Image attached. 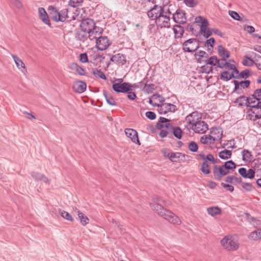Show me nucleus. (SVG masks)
I'll list each match as a JSON object with an SVG mask.
<instances>
[{
	"instance_id": "nucleus-58",
	"label": "nucleus",
	"mask_w": 261,
	"mask_h": 261,
	"mask_svg": "<svg viewBox=\"0 0 261 261\" xmlns=\"http://www.w3.org/2000/svg\"><path fill=\"white\" fill-rule=\"evenodd\" d=\"M240 86L243 89L247 88L249 87L250 85V81L249 80H244L240 82Z\"/></svg>"
},
{
	"instance_id": "nucleus-41",
	"label": "nucleus",
	"mask_w": 261,
	"mask_h": 261,
	"mask_svg": "<svg viewBox=\"0 0 261 261\" xmlns=\"http://www.w3.org/2000/svg\"><path fill=\"white\" fill-rule=\"evenodd\" d=\"M173 131L172 136L173 135L177 139H181L182 136V131L179 127L175 126Z\"/></svg>"
},
{
	"instance_id": "nucleus-21",
	"label": "nucleus",
	"mask_w": 261,
	"mask_h": 261,
	"mask_svg": "<svg viewBox=\"0 0 261 261\" xmlns=\"http://www.w3.org/2000/svg\"><path fill=\"white\" fill-rule=\"evenodd\" d=\"M186 155L181 152H173L170 154V160L172 162H180L185 160Z\"/></svg>"
},
{
	"instance_id": "nucleus-37",
	"label": "nucleus",
	"mask_w": 261,
	"mask_h": 261,
	"mask_svg": "<svg viewBox=\"0 0 261 261\" xmlns=\"http://www.w3.org/2000/svg\"><path fill=\"white\" fill-rule=\"evenodd\" d=\"M12 57L14 59L17 67L19 69H20V68H23L25 70V67L24 63L18 57H17L15 55H12Z\"/></svg>"
},
{
	"instance_id": "nucleus-61",
	"label": "nucleus",
	"mask_w": 261,
	"mask_h": 261,
	"mask_svg": "<svg viewBox=\"0 0 261 261\" xmlns=\"http://www.w3.org/2000/svg\"><path fill=\"white\" fill-rule=\"evenodd\" d=\"M80 60L82 63L88 62V58L87 53H82L80 56Z\"/></svg>"
},
{
	"instance_id": "nucleus-33",
	"label": "nucleus",
	"mask_w": 261,
	"mask_h": 261,
	"mask_svg": "<svg viewBox=\"0 0 261 261\" xmlns=\"http://www.w3.org/2000/svg\"><path fill=\"white\" fill-rule=\"evenodd\" d=\"M208 214L212 216L220 215L221 210L218 206H213L207 208Z\"/></svg>"
},
{
	"instance_id": "nucleus-4",
	"label": "nucleus",
	"mask_w": 261,
	"mask_h": 261,
	"mask_svg": "<svg viewBox=\"0 0 261 261\" xmlns=\"http://www.w3.org/2000/svg\"><path fill=\"white\" fill-rule=\"evenodd\" d=\"M80 28L84 33L101 31V28L96 26L94 20L89 18L82 20L80 23Z\"/></svg>"
},
{
	"instance_id": "nucleus-18",
	"label": "nucleus",
	"mask_w": 261,
	"mask_h": 261,
	"mask_svg": "<svg viewBox=\"0 0 261 261\" xmlns=\"http://www.w3.org/2000/svg\"><path fill=\"white\" fill-rule=\"evenodd\" d=\"M86 87L87 85L86 83L82 81H78L74 83L72 89L75 92L82 93L86 90Z\"/></svg>"
},
{
	"instance_id": "nucleus-11",
	"label": "nucleus",
	"mask_w": 261,
	"mask_h": 261,
	"mask_svg": "<svg viewBox=\"0 0 261 261\" xmlns=\"http://www.w3.org/2000/svg\"><path fill=\"white\" fill-rule=\"evenodd\" d=\"M110 45L109 40L107 37L99 36L97 38L96 47L98 50H104Z\"/></svg>"
},
{
	"instance_id": "nucleus-29",
	"label": "nucleus",
	"mask_w": 261,
	"mask_h": 261,
	"mask_svg": "<svg viewBox=\"0 0 261 261\" xmlns=\"http://www.w3.org/2000/svg\"><path fill=\"white\" fill-rule=\"evenodd\" d=\"M78 218L80 220L81 224L83 226H85L86 224L89 223V218L82 212L80 211H77Z\"/></svg>"
},
{
	"instance_id": "nucleus-40",
	"label": "nucleus",
	"mask_w": 261,
	"mask_h": 261,
	"mask_svg": "<svg viewBox=\"0 0 261 261\" xmlns=\"http://www.w3.org/2000/svg\"><path fill=\"white\" fill-rule=\"evenodd\" d=\"M92 73L96 77H98L102 80H106L107 77L101 69H96L92 71Z\"/></svg>"
},
{
	"instance_id": "nucleus-28",
	"label": "nucleus",
	"mask_w": 261,
	"mask_h": 261,
	"mask_svg": "<svg viewBox=\"0 0 261 261\" xmlns=\"http://www.w3.org/2000/svg\"><path fill=\"white\" fill-rule=\"evenodd\" d=\"M103 94L109 105L113 106L117 105L114 98L110 94H109V92L106 90H103Z\"/></svg>"
},
{
	"instance_id": "nucleus-47",
	"label": "nucleus",
	"mask_w": 261,
	"mask_h": 261,
	"mask_svg": "<svg viewBox=\"0 0 261 261\" xmlns=\"http://www.w3.org/2000/svg\"><path fill=\"white\" fill-rule=\"evenodd\" d=\"M199 34L203 35L205 38H208L212 35V32L209 28H207L200 30Z\"/></svg>"
},
{
	"instance_id": "nucleus-10",
	"label": "nucleus",
	"mask_w": 261,
	"mask_h": 261,
	"mask_svg": "<svg viewBox=\"0 0 261 261\" xmlns=\"http://www.w3.org/2000/svg\"><path fill=\"white\" fill-rule=\"evenodd\" d=\"M110 61L114 62L118 65L122 66L126 63L127 60L125 55L118 53L111 57Z\"/></svg>"
},
{
	"instance_id": "nucleus-64",
	"label": "nucleus",
	"mask_w": 261,
	"mask_h": 261,
	"mask_svg": "<svg viewBox=\"0 0 261 261\" xmlns=\"http://www.w3.org/2000/svg\"><path fill=\"white\" fill-rule=\"evenodd\" d=\"M256 107L255 108H257L256 115H255V117L256 118H258V117L261 116V101H259L258 102H256Z\"/></svg>"
},
{
	"instance_id": "nucleus-57",
	"label": "nucleus",
	"mask_w": 261,
	"mask_h": 261,
	"mask_svg": "<svg viewBox=\"0 0 261 261\" xmlns=\"http://www.w3.org/2000/svg\"><path fill=\"white\" fill-rule=\"evenodd\" d=\"M145 115L150 120H154L156 118V114L152 111H147L145 113Z\"/></svg>"
},
{
	"instance_id": "nucleus-50",
	"label": "nucleus",
	"mask_w": 261,
	"mask_h": 261,
	"mask_svg": "<svg viewBox=\"0 0 261 261\" xmlns=\"http://www.w3.org/2000/svg\"><path fill=\"white\" fill-rule=\"evenodd\" d=\"M246 98V96L244 95H242L236 98L234 101V103H238V106L242 107L244 106V103L243 102V100H245Z\"/></svg>"
},
{
	"instance_id": "nucleus-22",
	"label": "nucleus",
	"mask_w": 261,
	"mask_h": 261,
	"mask_svg": "<svg viewBox=\"0 0 261 261\" xmlns=\"http://www.w3.org/2000/svg\"><path fill=\"white\" fill-rule=\"evenodd\" d=\"M197 61L199 63L204 62V61L208 58V55L207 53L203 50H199L196 52L194 55Z\"/></svg>"
},
{
	"instance_id": "nucleus-60",
	"label": "nucleus",
	"mask_w": 261,
	"mask_h": 261,
	"mask_svg": "<svg viewBox=\"0 0 261 261\" xmlns=\"http://www.w3.org/2000/svg\"><path fill=\"white\" fill-rule=\"evenodd\" d=\"M219 61L218 62L217 65L215 68L218 67L221 69H224L226 66V60H221V59H219Z\"/></svg>"
},
{
	"instance_id": "nucleus-5",
	"label": "nucleus",
	"mask_w": 261,
	"mask_h": 261,
	"mask_svg": "<svg viewBox=\"0 0 261 261\" xmlns=\"http://www.w3.org/2000/svg\"><path fill=\"white\" fill-rule=\"evenodd\" d=\"M182 46L185 53L196 52L200 47V41L197 38H190L183 42Z\"/></svg>"
},
{
	"instance_id": "nucleus-54",
	"label": "nucleus",
	"mask_w": 261,
	"mask_h": 261,
	"mask_svg": "<svg viewBox=\"0 0 261 261\" xmlns=\"http://www.w3.org/2000/svg\"><path fill=\"white\" fill-rule=\"evenodd\" d=\"M222 136V131L221 132L220 136L218 135L217 137H213L211 135H208V140L210 141L209 144H211L213 143L215 141L220 140L221 139Z\"/></svg>"
},
{
	"instance_id": "nucleus-38",
	"label": "nucleus",
	"mask_w": 261,
	"mask_h": 261,
	"mask_svg": "<svg viewBox=\"0 0 261 261\" xmlns=\"http://www.w3.org/2000/svg\"><path fill=\"white\" fill-rule=\"evenodd\" d=\"M200 170L205 175L210 173L211 171L209 169V165L206 161H205L202 163L200 167Z\"/></svg>"
},
{
	"instance_id": "nucleus-24",
	"label": "nucleus",
	"mask_w": 261,
	"mask_h": 261,
	"mask_svg": "<svg viewBox=\"0 0 261 261\" xmlns=\"http://www.w3.org/2000/svg\"><path fill=\"white\" fill-rule=\"evenodd\" d=\"M195 23L201 24L200 25V30L208 28V25H209V23L208 20L202 16H199L196 17L195 19Z\"/></svg>"
},
{
	"instance_id": "nucleus-42",
	"label": "nucleus",
	"mask_w": 261,
	"mask_h": 261,
	"mask_svg": "<svg viewBox=\"0 0 261 261\" xmlns=\"http://www.w3.org/2000/svg\"><path fill=\"white\" fill-rule=\"evenodd\" d=\"M102 33L103 29L101 28V31L86 33L87 34H89V35H88V38H89L91 40H93L94 39H95L97 40V38H98L99 36L101 35Z\"/></svg>"
},
{
	"instance_id": "nucleus-6",
	"label": "nucleus",
	"mask_w": 261,
	"mask_h": 261,
	"mask_svg": "<svg viewBox=\"0 0 261 261\" xmlns=\"http://www.w3.org/2000/svg\"><path fill=\"white\" fill-rule=\"evenodd\" d=\"M221 245L228 250H236L239 244L237 240L232 237H225L221 241Z\"/></svg>"
},
{
	"instance_id": "nucleus-48",
	"label": "nucleus",
	"mask_w": 261,
	"mask_h": 261,
	"mask_svg": "<svg viewBox=\"0 0 261 261\" xmlns=\"http://www.w3.org/2000/svg\"><path fill=\"white\" fill-rule=\"evenodd\" d=\"M242 187L245 191L247 192L251 191L253 189V187L252 184L250 182H243L242 184Z\"/></svg>"
},
{
	"instance_id": "nucleus-59",
	"label": "nucleus",
	"mask_w": 261,
	"mask_h": 261,
	"mask_svg": "<svg viewBox=\"0 0 261 261\" xmlns=\"http://www.w3.org/2000/svg\"><path fill=\"white\" fill-rule=\"evenodd\" d=\"M221 185L222 187L226 189V190L229 192H232L234 191L233 187L229 184H226L224 182H221Z\"/></svg>"
},
{
	"instance_id": "nucleus-49",
	"label": "nucleus",
	"mask_w": 261,
	"mask_h": 261,
	"mask_svg": "<svg viewBox=\"0 0 261 261\" xmlns=\"http://www.w3.org/2000/svg\"><path fill=\"white\" fill-rule=\"evenodd\" d=\"M184 3L189 7L193 8L198 5L196 0H184Z\"/></svg>"
},
{
	"instance_id": "nucleus-20",
	"label": "nucleus",
	"mask_w": 261,
	"mask_h": 261,
	"mask_svg": "<svg viewBox=\"0 0 261 261\" xmlns=\"http://www.w3.org/2000/svg\"><path fill=\"white\" fill-rule=\"evenodd\" d=\"M243 101H245L244 105H245L247 107L250 108V109L248 110V113H252L256 115L257 108H255L257 107L256 104L252 105V103H254V101H252L250 98L246 97L245 100H243Z\"/></svg>"
},
{
	"instance_id": "nucleus-52",
	"label": "nucleus",
	"mask_w": 261,
	"mask_h": 261,
	"mask_svg": "<svg viewBox=\"0 0 261 261\" xmlns=\"http://www.w3.org/2000/svg\"><path fill=\"white\" fill-rule=\"evenodd\" d=\"M229 15L234 19L240 21L242 20V18L240 16L238 13L233 11H229Z\"/></svg>"
},
{
	"instance_id": "nucleus-30",
	"label": "nucleus",
	"mask_w": 261,
	"mask_h": 261,
	"mask_svg": "<svg viewBox=\"0 0 261 261\" xmlns=\"http://www.w3.org/2000/svg\"><path fill=\"white\" fill-rule=\"evenodd\" d=\"M170 121V119L161 117L159 121L156 123V127L159 129L164 128L165 127V124L166 123H169V122Z\"/></svg>"
},
{
	"instance_id": "nucleus-51",
	"label": "nucleus",
	"mask_w": 261,
	"mask_h": 261,
	"mask_svg": "<svg viewBox=\"0 0 261 261\" xmlns=\"http://www.w3.org/2000/svg\"><path fill=\"white\" fill-rule=\"evenodd\" d=\"M61 216L68 221H72L73 220L72 216L68 212L64 211L61 212Z\"/></svg>"
},
{
	"instance_id": "nucleus-55",
	"label": "nucleus",
	"mask_w": 261,
	"mask_h": 261,
	"mask_svg": "<svg viewBox=\"0 0 261 261\" xmlns=\"http://www.w3.org/2000/svg\"><path fill=\"white\" fill-rule=\"evenodd\" d=\"M232 83L234 84V87L233 88L232 92L233 93H237L238 94L240 93V92L238 91V90L240 89V83L239 81L237 80H234L232 82Z\"/></svg>"
},
{
	"instance_id": "nucleus-39",
	"label": "nucleus",
	"mask_w": 261,
	"mask_h": 261,
	"mask_svg": "<svg viewBox=\"0 0 261 261\" xmlns=\"http://www.w3.org/2000/svg\"><path fill=\"white\" fill-rule=\"evenodd\" d=\"M251 70L249 69H246L240 72V73L238 75V79H246L251 75Z\"/></svg>"
},
{
	"instance_id": "nucleus-1",
	"label": "nucleus",
	"mask_w": 261,
	"mask_h": 261,
	"mask_svg": "<svg viewBox=\"0 0 261 261\" xmlns=\"http://www.w3.org/2000/svg\"><path fill=\"white\" fill-rule=\"evenodd\" d=\"M171 14V12L169 9L165 10L164 7L159 5H154L147 12L148 17L152 20H155L157 27L161 29L170 27Z\"/></svg>"
},
{
	"instance_id": "nucleus-34",
	"label": "nucleus",
	"mask_w": 261,
	"mask_h": 261,
	"mask_svg": "<svg viewBox=\"0 0 261 261\" xmlns=\"http://www.w3.org/2000/svg\"><path fill=\"white\" fill-rule=\"evenodd\" d=\"M165 108V113L167 114L168 112L174 113L177 110L176 106L173 104L170 103H165L163 104Z\"/></svg>"
},
{
	"instance_id": "nucleus-56",
	"label": "nucleus",
	"mask_w": 261,
	"mask_h": 261,
	"mask_svg": "<svg viewBox=\"0 0 261 261\" xmlns=\"http://www.w3.org/2000/svg\"><path fill=\"white\" fill-rule=\"evenodd\" d=\"M31 176L36 180H41V176H42V174L38 172H31Z\"/></svg>"
},
{
	"instance_id": "nucleus-15",
	"label": "nucleus",
	"mask_w": 261,
	"mask_h": 261,
	"mask_svg": "<svg viewBox=\"0 0 261 261\" xmlns=\"http://www.w3.org/2000/svg\"><path fill=\"white\" fill-rule=\"evenodd\" d=\"M124 132L126 136L129 138L133 142L139 145H141L138 138V133L136 130L132 128H126Z\"/></svg>"
},
{
	"instance_id": "nucleus-19",
	"label": "nucleus",
	"mask_w": 261,
	"mask_h": 261,
	"mask_svg": "<svg viewBox=\"0 0 261 261\" xmlns=\"http://www.w3.org/2000/svg\"><path fill=\"white\" fill-rule=\"evenodd\" d=\"M141 84H144L142 90L145 91L147 94L152 93L155 90V85L153 84H148V80L147 77L144 78L141 82Z\"/></svg>"
},
{
	"instance_id": "nucleus-12",
	"label": "nucleus",
	"mask_w": 261,
	"mask_h": 261,
	"mask_svg": "<svg viewBox=\"0 0 261 261\" xmlns=\"http://www.w3.org/2000/svg\"><path fill=\"white\" fill-rule=\"evenodd\" d=\"M48 15L51 19L55 22L62 21L59 16V11L56 7L53 6H49L47 8Z\"/></svg>"
},
{
	"instance_id": "nucleus-13",
	"label": "nucleus",
	"mask_w": 261,
	"mask_h": 261,
	"mask_svg": "<svg viewBox=\"0 0 261 261\" xmlns=\"http://www.w3.org/2000/svg\"><path fill=\"white\" fill-rule=\"evenodd\" d=\"M238 172L242 177L250 179H253L255 175V170L251 168L247 170L246 168L242 167L239 169Z\"/></svg>"
},
{
	"instance_id": "nucleus-63",
	"label": "nucleus",
	"mask_w": 261,
	"mask_h": 261,
	"mask_svg": "<svg viewBox=\"0 0 261 261\" xmlns=\"http://www.w3.org/2000/svg\"><path fill=\"white\" fill-rule=\"evenodd\" d=\"M229 74V71H224L222 72L220 74V79L223 81H227V76Z\"/></svg>"
},
{
	"instance_id": "nucleus-2",
	"label": "nucleus",
	"mask_w": 261,
	"mask_h": 261,
	"mask_svg": "<svg viewBox=\"0 0 261 261\" xmlns=\"http://www.w3.org/2000/svg\"><path fill=\"white\" fill-rule=\"evenodd\" d=\"M161 201H163L159 197L153 198V202L150 203V206L152 210L164 219L173 224H180L181 223L180 219L172 212L165 208L162 205Z\"/></svg>"
},
{
	"instance_id": "nucleus-46",
	"label": "nucleus",
	"mask_w": 261,
	"mask_h": 261,
	"mask_svg": "<svg viewBox=\"0 0 261 261\" xmlns=\"http://www.w3.org/2000/svg\"><path fill=\"white\" fill-rule=\"evenodd\" d=\"M254 57L255 58V59L254 60V61H255L254 64L258 70H261V56L254 53Z\"/></svg>"
},
{
	"instance_id": "nucleus-16",
	"label": "nucleus",
	"mask_w": 261,
	"mask_h": 261,
	"mask_svg": "<svg viewBox=\"0 0 261 261\" xmlns=\"http://www.w3.org/2000/svg\"><path fill=\"white\" fill-rule=\"evenodd\" d=\"M173 19L175 22L178 24H184L187 20L185 13L180 9L176 10L175 13L173 15Z\"/></svg>"
},
{
	"instance_id": "nucleus-27",
	"label": "nucleus",
	"mask_w": 261,
	"mask_h": 261,
	"mask_svg": "<svg viewBox=\"0 0 261 261\" xmlns=\"http://www.w3.org/2000/svg\"><path fill=\"white\" fill-rule=\"evenodd\" d=\"M75 38L76 40L84 43L88 39V35L86 33L81 31H77L75 33Z\"/></svg>"
},
{
	"instance_id": "nucleus-44",
	"label": "nucleus",
	"mask_w": 261,
	"mask_h": 261,
	"mask_svg": "<svg viewBox=\"0 0 261 261\" xmlns=\"http://www.w3.org/2000/svg\"><path fill=\"white\" fill-rule=\"evenodd\" d=\"M215 43V39L214 38H211L209 39L206 40L205 42L204 46L208 47V50H211L213 49Z\"/></svg>"
},
{
	"instance_id": "nucleus-36",
	"label": "nucleus",
	"mask_w": 261,
	"mask_h": 261,
	"mask_svg": "<svg viewBox=\"0 0 261 261\" xmlns=\"http://www.w3.org/2000/svg\"><path fill=\"white\" fill-rule=\"evenodd\" d=\"M242 153V159L244 161H250L253 159L252 154L248 150L244 149Z\"/></svg>"
},
{
	"instance_id": "nucleus-14",
	"label": "nucleus",
	"mask_w": 261,
	"mask_h": 261,
	"mask_svg": "<svg viewBox=\"0 0 261 261\" xmlns=\"http://www.w3.org/2000/svg\"><path fill=\"white\" fill-rule=\"evenodd\" d=\"M201 114L197 111H194L189 114L186 118V120L189 124L193 125L201 120Z\"/></svg>"
},
{
	"instance_id": "nucleus-35",
	"label": "nucleus",
	"mask_w": 261,
	"mask_h": 261,
	"mask_svg": "<svg viewBox=\"0 0 261 261\" xmlns=\"http://www.w3.org/2000/svg\"><path fill=\"white\" fill-rule=\"evenodd\" d=\"M220 61L219 59L216 56H211L210 58H208L207 60L204 61L206 64L210 65L213 66H217L218 62Z\"/></svg>"
},
{
	"instance_id": "nucleus-17",
	"label": "nucleus",
	"mask_w": 261,
	"mask_h": 261,
	"mask_svg": "<svg viewBox=\"0 0 261 261\" xmlns=\"http://www.w3.org/2000/svg\"><path fill=\"white\" fill-rule=\"evenodd\" d=\"M38 13L39 17L43 22L51 28V23L49 18V15L47 13L45 9L43 8H39L38 9Z\"/></svg>"
},
{
	"instance_id": "nucleus-25",
	"label": "nucleus",
	"mask_w": 261,
	"mask_h": 261,
	"mask_svg": "<svg viewBox=\"0 0 261 261\" xmlns=\"http://www.w3.org/2000/svg\"><path fill=\"white\" fill-rule=\"evenodd\" d=\"M218 51L219 55L221 57V60H226L230 57L229 52L222 45H218Z\"/></svg>"
},
{
	"instance_id": "nucleus-62",
	"label": "nucleus",
	"mask_w": 261,
	"mask_h": 261,
	"mask_svg": "<svg viewBox=\"0 0 261 261\" xmlns=\"http://www.w3.org/2000/svg\"><path fill=\"white\" fill-rule=\"evenodd\" d=\"M202 72L205 73H210L213 71L212 67H207L205 65L202 66L201 67Z\"/></svg>"
},
{
	"instance_id": "nucleus-26",
	"label": "nucleus",
	"mask_w": 261,
	"mask_h": 261,
	"mask_svg": "<svg viewBox=\"0 0 261 261\" xmlns=\"http://www.w3.org/2000/svg\"><path fill=\"white\" fill-rule=\"evenodd\" d=\"M173 31L175 34V38L176 39L182 37L185 32L184 28L179 24L174 25L173 28Z\"/></svg>"
},
{
	"instance_id": "nucleus-43",
	"label": "nucleus",
	"mask_w": 261,
	"mask_h": 261,
	"mask_svg": "<svg viewBox=\"0 0 261 261\" xmlns=\"http://www.w3.org/2000/svg\"><path fill=\"white\" fill-rule=\"evenodd\" d=\"M68 10L67 9H63L59 11V16L62 19L61 22H64L69 17L68 16Z\"/></svg>"
},
{
	"instance_id": "nucleus-9",
	"label": "nucleus",
	"mask_w": 261,
	"mask_h": 261,
	"mask_svg": "<svg viewBox=\"0 0 261 261\" xmlns=\"http://www.w3.org/2000/svg\"><path fill=\"white\" fill-rule=\"evenodd\" d=\"M175 126H174L172 123H166L165 124V127L161 129L159 133V136L161 138H165L168 137L169 138L172 137L173 130Z\"/></svg>"
},
{
	"instance_id": "nucleus-3",
	"label": "nucleus",
	"mask_w": 261,
	"mask_h": 261,
	"mask_svg": "<svg viewBox=\"0 0 261 261\" xmlns=\"http://www.w3.org/2000/svg\"><path fill=\"white\" fill-rule=\"evenodd\" d=\"M236 167V163L232 160L226 161L220 166L214 165L213 169L214 178L217 180H221L223 176L229 174L230 170L234 169Z\"/></svg>"
},
{
	"instance_id": "nucleus-45",
	"label": "nucleus",
	"mask_w": 261,
	"mask_h": 261,
	"mask_svg": "<svg viewBox=\"0 0 261 261\" xmlns=\"http://www.w3.org/2000/svg\"><path fill=\"white\" fill-rule=\"evenodd\" d=\"M188 148L192 152H197L198 146L195 142L191 141L188 144Z\"/></svg>"
},
{
	"instance_id": "nucleus-7",
	"label": "nucleus",
	"mask_w": 261,
	"mask_h": 261,
	"mask_svg": "<svg viewBox=\"0 0 261 261\" xmlns=\"http://www.w3.org/2000/svg\"><path fill=\"white\" fill-rule=\"evenodd\" d=\"M132 84L128 82L121 83H113L112 89L117 93H124L132 91Z\"/></svg>"
},
{
	"instance_id": "nucleus-31",
	"label": "nucleus",
	"mask_w": 261,
	"mask_h": 261,
	"mask_svg": "<svg viewBox=\"0 0 261 261\" xmlns=\"http://www.w3.org/2000/svg\"><path fill=\"white\" fill-rule=\"evenodd\" d=\"M232 155L231 150L224 149L219 153V156L223 160H227L230 159Z\"/></svg>"
},
{
	"instance_id": "nucleus-32",
	"label": "nucleus",
	"mask_w": 261,
	"mask_h": 261,
	"mask_svg": "<svg viewBox=\"0 0 261 261\" xmlns=\"http://www.w3.org/2000/svg\"><path fill=\"white\" fill-rule=\"evenodd\" d=\"M255 62L251 57L245 55L243 59L242 64L245 66L251 67L254 64Z\"/></svg>"
},
{
	"instance_id": "nucleus-8",
	"label": "nucleus",
	"mask_w": 261,
	"mask_h": 261,
	"mask_svg": "<svg viewBox=\"0 0 261 261\" xmlns=\"http://www.w3.org/2000/svg\"><path fill=\"white\" fill-rule=\"evenodd\" d=\"M192 129L197 134H204L208 129V125L204 121L200 120L192 126Z\"/></svg>"
},
{
	"instance_id": "nucleus-53",
	"label": "nucleus",
	"mask_w": 261,
	"mask_h": 261,
	"mask_svg": "<svg viewBox=\"0 0 261 261\" xmlns=\"http://www.w3.org/2000/svg\"><path fill=\"white\" fill-rule=\"evenodd\" d=\"M83 1V0H69V5L73 8H76L80 6Z\"/></svg>"
},
{
	"instance_id": "nucleus-23",
	"label": "nucleus",
	"mask_w": 261,
	"mask_h": 261,
	"mask_svg": "<svg viewBox=\"0 0 261 261\" xmlns=\"http://www.w3.org/2000/svg\"><path fill=\"white\" fill-rule=\"evenodd\" d=\"M69 68L73 71L75 73H77L80 75H84L85 74V69L79 66L77 63H71L69 66Z\"/></svg>"
}]
</instances>
